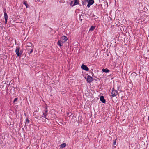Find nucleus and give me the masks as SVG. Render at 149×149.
<instances>
[{
  "label": "nucleus",
  "mask_w": 149,
  "mask_h": 149,
  "mask_svg": "<svg viewBox=\"0 0 149 149\" xmlns=\"http://www.w3.org/2000/svg\"><path fill=\"white\" fill-rule=\"evenodd\" d=\"M20 48L19 47H16L15 50V52L18 57L20 56L22 54L23 52V50H21L20 51Z\"/></svg>",
  "instance_id": "f257e3e1"
},
{
  "label": "nucleus",
  "mask_w": 149,
  "mask_h": 149,
  "mask_svg": "<svg viewBox=\"0 0 149 149\" xmlns=\"http://www.w3.org/2000/svg\"><path fill=\"white\" fill-rule=\"evenodd\" d=\"M29 45H27L26 47V52L28 53V54L30 55L33 52V48L31 46H32V43H30Z\"/></svg>",
  "instance_id": "f03ea898"
},
{
  "label": "nucleus",
  "mask_w": 149,
  "mask_h": 149,
  "mask_svg": "<svg viewBox=\"0 0 149 149\" xmlns=\"http://www.w3.org/2000/svg\"><path fill=\"white\" fill-rule=\"evenodd\" d=\"M3 11L4 13V19L5 20V24H7V19H8V15L6 13V9H4L3 10Z\"/></svg>",
  "instance_id": "7ed1b4c3"
},
{
  "label": "nucleus",
  "mask_w": 149,
  "mask_h": 149,
  "mask_svg": "<svg viewBox=\"0 0 149 149\" xmlns=\"http://www.w3.org/2000/svg\"><path fill=\"white\" fill-rule=\"evenodd\" d=\"M111 96L113 97L117 95L118 94V91L117 90L114 89L113 88L112 89V91L111 92Z\"/></svg>",
  "instance_id": "20e7f679"
},
{
  "label": "nucleus",
  "mask_w": 149,
  "mask_h": 149,
  "mask_svg": "<svg viewBox=\"0 0 149 149\" xmlns=\"http://www.w3.org/2000/svg\"><path fill=\"white\" fill-rule=\"evenodd\" d=\"M68 40V38L66 36H62L61 38L60 41L62 43L65 42Z\"/></svg>",
  "instance_id": "39448f33"
},
{
  "label": "nucleus",
  "mask_w": 149,
  "mask_h": 149,
  "mask_svg": "<svg viewBox=\"0 0 149 149\" xmlns=\"http://www.w3.org/2000/svg\"><path fill=\"white\" fill-rule=\"evenodd\" d=\"M93 78L90 75H88L86 81L88 83H90L93 81Z\"/></svg>",
  "instance_id": "423d86ee"
},
{
  "label": "nucleus",
  "mask_w": 149,
  "mask_h": 149,
  "mask_svg": "<svg viewBox=\"0 0 149 149\" xmlns=\"http://www.w3.org/2000/svg\"><path fill=\"white\" fill-rule=\"evenodd\" d=\"M44 111H45L43 113V117L47 119V118H46V116L47 115V112H48V109L47 108V107H46L45 108V110H44Z\"/></svg>",
  "instance_id": "0eeeda50"
},
{
  "label": "nucleus",
  "mask_w": 149,
  "mask_h": 149,
  "mask_svg": "<svg viewBox=\"0 0 149 149\" xmlns=\"http://www.w3.org/2000/svg\"><path fill=\"white\" fill-rule=\"evenodd\" d=\"M81 68L86 71H88L89 70V68L86 65L83 64L81 67Z\"/></svg>",
  "instance_id": "6e6552de"
},
{
  "label": "nucleus",
  "mask_w": 149,
  "mask_h": 149,
  "mask_svg": "<svg viewBox=\"0 0 149 149\" xmlns=\"http://www.w3.org/2000/svg\"><path fill=\"white\" fill-rule=\"evenodd\" d=\"M100 100L103 103H105L106 102V100L104 99V96L102 95L100 97Z\"/></svg>",
  "instance_id": "1a4fd4ad"
},
{
  "label": "nucleus",
  "mask_w": 149,
  "mask_h": 149,
  "mask_svg": "<svg viewBox=\"0 0 149 149\" xmlns=\"http://www.w3.org/2000/svg\"><path fill=\"white\" fill-rule=\"evenodd\" d=\"M88 0H82V5L84 6V5H86L88 2Z\"/></svg>",
  "instance_id": "9d476101"
},
{
  "label": "nucleus",
  "mask_w": 149,
  "mask_h": 149,
  "mask_svg": "<svg viewBox=\"0 0 149 149\" xmlns=\"http://www.w3.org/2000/svg\"><path fill=\"white\" fill-rule=\"evenodd\" d=\"M102 71L103 72H104L106 73H108V72H110V70H109L107 69V68H106V69L103 68L102 69Z\"/></svg>",
  "instance_id": "9b49d317"
},
{
  "label": "nucleus",
  "mask_w": 149,
  "mask_h": 149,
  "mask_svg": "<svg viewBox=\"0 0 149 149\" xmlns=\"http://www.w3.org/2000/svg\"><path fill=\"white\" fill-rule=\"evenodd\" d=\"M79 1L78 0H74L73 6H75L79 4Z\"/></svg>",
  "instance_id": "f8f14e48"
},
{
  "label": "nucleus",
  "mask_w": 149,
  "mask_h": 149,
  "mask_svg": "<svg viewBox=\"0 0 149 149\" xmlns=\"http://www.w3.org/2000/svg\"><path fill=\"white\" fill-rule=\"evenodd\" d=\"M66 146V144L65 143H63L60 145V148H63L65 147Z\"/></svg>",
  "instance_id": "ddd939ff"
},
{
  "label": "nucleus",
  "mask_w": 149,
  "mask_h": 149,
  "mask_svg": "<svg viewBox=\"0 0 149 149\" xmlns=\"http://www.w3.org/2000/svg\"><path fill=\"white\" fill-rule=\"evenodd\" d=\"M23 3L25 5L26 8L29 7V6L28 4H27V1H25V0L24 1Z\"/></svg>",
  "instance_id": "4468645a"
},
{
  "label": "nucleus",
  "mask_w": 149,
  "mask_h": 149,
  "mask_svg": "<svg viewBox=\"0 0 149 149\" xmlns=\"http://www.w3.org/2000/svg\"><path fill=\"white\" fill-rule=\"evenodd\" d=\"M57 44L60 46H63L62 43L61 41H60V40L58 41Z\"/></svg>",
  "instance_id": "2eb2a0df"
},
{
  "label": "nucleus",
  "mask_w": 149,
  "mask_h": 149,
  "mask_svg": "<svg viewBox=\"0 0 149 149\" xmlns=\"http://www.w3.org/2000/svg\"><path fill=\"white\" fill-rule=\"evenodd\" d=\"M88 2L92 5L94 3V1L93 0H89Z\"/></svg>",
  "instance_id": "dca6fc26"
},
{
  "label": "nucleus",
  "mask_w": 149,
  "mask_h": 149,
  "mask_svg": "<svg viewBox=\"0 0 149 149\" xmlns=\"http://www.w3.org/2000/svg\"><path fill=\"white\" fill-rule=\"evenodd\" d=\"M95 28V26H91L89 29V31H93Z\"/></svg>",
  "instance_id": "f3484780"
},
{
  "label": "nucleus",
  "mask_w": 149,
  "mask_h": 149,
  "mask_svg": "<svg viewBox=\"0 0 149 149\" xmlns=\"http://www.w3.org/2000/svg\"><path fill=\"white\" fill-rule=\"evenodd\" d=\"M29 119L27 118H26V122L25 123V125L27 124V125L29 123Z\"/></svg>",
  "instance_id": "a211bd4d"
},
{
  "label": "nucleus",
  "mask_w": 149,
  "mask_h": 149,
  "mask_svg": "<svg viewBox=\"0 0 149 149\" xmlns=\"http://www.w3.org/2000/svg\"><path fill=\"white\" fill-rule=\"evenodd\" d=\"M137 74L136 72H133L131 74V75L134 76H136L137 75Z\"/></svg>",
  "instance_id": "6ab92c4d"
},
{
  "label": "nucleus",
  "mask_w": 149,
  "mask_h": 149,
  "mask_svg": "<svg viewBox=\"0 0 149 149\" xmlns=\"http://www.w3.org/2000/svg\"><path fill=\"white\" fill-rule=\"evenodd\" d=\"M74 3V2L73 1H72L70 2V4L72 7H73V6H74L73 5Z\"/></svg>",
  "instance_id": "aec40b11"
},
{
  "label": "nucleus",
  "mask_w": 149,
  "mask_h": 149,
  "mask_svg": "<svg viewBox=\"0 0 149 149\" xmlns=\"http://www.w3.org/2000/svg\"><path fill=\"white\" fill-rule=\"evenodd\" d=\"M87 3H88V4L87 5V6L88 7V8H89L90 6L91 5V4H90V3H89L88 2H87Z\"/></svg>",
  "instance_id": "412c9836"
},
{
  "label": "nucleus",
  "mask_w": 149,
  "mask_h": 149,
  "mask_svg": "<svg viewBox=\"0 0 149 149\" xmlns=\"http://www.w3.org/2000/svg\"><path fill=\"white\" fill-rule=\"evenodd\" d=\"M17 99L18 98H15L14 100L13 103H14L15 102L17 101Z\"/></svg>",
  "instance_id": "4be33fe9"
},
{
  "label": "nucleus",
  "mask_w": 149,
  "mask_h": 149,
  "mask_svg": "<svg viewBox=\"0 0 149 149\" xmlns=\"http://www.w3.org/2000/svg\"><path fill=\"white\" fill-rule=\"evenodd\" d=\"M65 2V0H60V2L62 3H64Z\"/></svg>",
  "instance_id": "5701e85b"
},
{
  "label": "nucleus",
  "mask_w": 149,
  "mask_h": 149,
  "mask_svg": "<svg viewBox=\"0 0 149 149\" xmlns=\"http://www.w3.org/2000/svg\"><path fill=\"white\" fill-rule=\"evenodd\" d=\"M116 141L115 140H114L113 142V145H115L116 144Z\"/></svg>",
  "instance_id": "b1692460"
},
{
  "label": "nucleus",
  "mask_w": 149,
  "mask_h": 149,
  "mask_svg": "<svg viewBox=\"0 0 149 149\" xmlns=\"http://www.w3.org/2000/svg\"><path fill=\"white\" fill-rule=\"evenodd\" d=\"M42 120V121L43 122H45V119H43Z\"/></svg>",
  "instance_id": "393cba45"
},
{
  "label": "nucleus",
  "mask_w": 149,
  "mask_h": 149,
  "mask_svg": "<svg viewBox=\"0 0 149 149\" xmlns=\"http://www.w3.org/2000/svg\"><path fill=\"white\" fill-rule=\"evenodd\" d=\"M69 114V113H67V115H68Z\"/></svg>",
  "instance_id": "a878e982"
},
{
  "label": "nucleus",
  "mask_w": 149,
  "mask_h": 149,
  "mask_svg": "<svg viewBox=\"0 0 149 149\" xmlns=\"http://www.w3.org/2000/svg\"><path fill=\"white\" fill-rule=\"evenodd\" d=\"M79 16V18H80L81 17V16Z\"/></svg>",
  "instance_id": "bb28decb"
}]
</instances>
